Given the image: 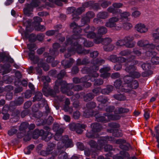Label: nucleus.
Segmentation results:
<instances>
[{
    "instance_id": "37",
    "label": "nucleus",
    "mask_w": 159,
    "mask_h": 159,
    "mask_svg": "<svg viewBox=\"0 0 159 159\" xmlns=\"http://www.w3.org/2000/svg\"><path fill=\"white\" fill-rule=\"evenodd\" d=\"M85 155L88 157L89 156L91 155H92V158H94L95 156L98 154L96 151L93 150L92 149L91 150L88 149L84 151Z\"/></svg>"
},
{
    "instance_id": "18",
    "label": "nucleus",
    "mask_w": 159,
    "mask_h": 159,
    "mask_svg": "<svg viewBox=\"0 0 159 159\" xmlns=\"http://www.w3.org/2000/svg\"><path fill=\"white\" fill-rule=\"evenodd\" d=\"M114 140V138L112 137L106 136L104 137H102L98 140V144L99 146L98 145L97 150H101L103 146L108 141H112Z\"/></svg>"
},
{
    "instance_id": "56",
    "label": "nucleus",
    "mask_w": 159,
    "mask_h": 159,
    "mask_svg": "<svg viewBox=\"0 0 159 159\" xmlns=\"http://www.w3.org/2000/svg\"><path fill=\"white\" fill-rule=\"evenodd\" d=\"M8 58V56L6 55L5 54H0V62H7Z\"/></svg>"
},
{
    "instance_id": "9",
    "label": "nucleus",
    "mask_w": 159,
    "mask_h": 159,
    "mask_svg": "<svg viewBox=\"0 0 159 159\" xmlns=\"http://www.w3.org/2000/svg\"><path fill=\"white\" fill-rule=\"evenodd\" d=\"M48 83L44 82L43 87L42 89L43 93L44 95L46 97L50 96L52 98H55L57 96V93L59 92L57 91L55 87V85L54 87V89L48 88Z\"/></svg>"
},
{
    "instance_id": "24",
    "label": "nucleus",
    "mask_w": 159,
    "mask_h": 159,
    "mask_svg": "<svg viewBox=\"0 0 159 159\" xmlns=\"http://www.w3.org/2000/svg\"><path fill=\"white\" fill-rule=\"evenodd\" d=\"M119 20V18L116 17H113L109 19L108 21L106 22L105 25L108 27H115L116 25V22Z\"/></svg>"
},
{
    "instance_id": "45",
    "label": "nucleus",
    "mask_w": 159,
    "mask_h": 159,
    "mask_svg": "<svg viewBox=\"0 0 159 159\" xmlns=\"http://www.w3.org/2000/svg\"><path fill=\"white\" fill-rule=\"evenodd\" d=\"M130 84V85L127 88L130 89H136L139 86L138 82L136 80H133Z\"/></svg>"
},
{
    "instance_id": "15",
    "label": "nucleus",
    "mask_w": 159,
    "mask_h": 159,
    "mask_svg": "<svg viewBox=\"0 0 159 159\" xmlns=\"http://www.w3.org/2000/svg\"><path fill=\"white\" fill-rule=\"evenodd\" d=\"M70 126V129L72 130L75 131L77 134H81L83 132L82 129H84L87 127V125L78 123L76 124H71Z\"/></svg>"
},
{
    "instance_id": "22",
    "label": "nucleus",
    "mask_w": 159,
    "mask_h": 159,
    "mask_svg": "<svg viewBox=\"0 0 159 159\" xmlns=\"http://www.w3.org/2000/svg\"><path fill=\"white\" fill-rule=\"evenodd\" d=\"M108 59L111 61L115 63L118 62L119 63H123L126 61V58L122 57H118L116 55H112L109 57Z\"/></svg>"
},
{
    "instance_id": "57",
    "label": "nucleus",
    "mask_w": 159,
    "mask_h": 159,
    "mask_svg": "<svg viewBox=\"0 0 159 159\" xmlns=\"http://www.w3.org/2000/svg\"><path fill=\"white\" fill-rule=\"evenodd\" d=\"M96 116H94L96 118L97 121L98 122H101L104 123H107L108 122V120H107L106 118L104 116H100L97 117L96 116Z\"/></svg>"
},
{
    "instance_id": "63",
    "label": "nucleus",
    "mask_w": 159,
    "mask_h": 159,
    "mask_svg": "<svg viewBox=\"0 0 159 159\" xmlns=\"http://www.w3.org/2000/svg\"><path fill=\"white\" fill-rule=\"evenodd\" d=\"M94 96V95L92 93H89L84 95L83 96L84 99H93Z\"/></svg>"
},
{
    "instance_id": "53",
    "label": "nucleus",
    "mask_w": 159,
    "mask_h": 159,
    "mask_svg": "<svg viewBox=\"0 0 159 159\" xmlns=\"http://www.w3.org/2000/svg\"><path fill=\"white\" fill-rule=\"evenodd\" d=\"M141 67L143 70L147 71L150 70L151 68V66L150 63H144L141 65Z\"/></svg>"
},
{
    "instance_id": "34",
    "label": "nucleus",
    "mask_w": 159,
    "mask_h": 159,
    "mask_svg": "<svg viewBox=\"0 0 159 159\" xmlns=\"http://www.w3.org/2000/svg\"><path fill=\"white\" fill-rule=\"evenodd\" d=\"M114 87L112 85H107L105 88L101 90V93L103 94H108L112 92L113 90Z\"/></svg>"
},
{
    "instance_id": "10",
    "label": "nucleus",
    "mask_w": 159,
    "mask_h": 159,
    "mask_svg": "<svg viewBox=\"0 0 159 159\" xmlns=\"http://www.w3.org/2000/svg\"><path fill=\"white\" fill-rule=\"evenodd\" d=\"M96 107L95 103L93 102H88L86 104L87 109L84 112V116L86 118L89 117L93 116H96L98 113V111L95 112L93 111V109Z\"/></svg>"
},
{
    "instance_id": "43",
    "label": "nucleus",
    "mask_w": 159,
    "mask_h": 159,
    "mask_svg": "<svg viewBox=\"0 0 159 159\" xmlns=\"http://www.w3.org/2000/svg\"><path fill=\"white\" fill-rule=\"evenodd\" d=\"M64 130L60 129L59 131H58L56 132L54 135V139L57 141L60 140L61 139H62L63 137H62V134L63 133Z\"/></svg>"
},
{
    "instance_id": "19",
    "label": "nucleus",
    "mask_w": 159,
    "mask_h": 159,
    "mask_svg": "<svg viewBox=\"0 0 159 159\" xmlns=\"http://www.w3.org/2000/svg\"><path fill=\"white\" fill-rule=\"evenodd\" d=\"M95 28L92 27L90 28L89 25H88L85 29H84V32L87 33V37L89 39H94L98 35L94 32Z\"/></svg>"
},
{
    "instance_id": "59",
    "label": "nucleus",
    "mask_w": 159,
    "mask_h": 159,
    "mask_svg": "<svg viewBox=\"0 0 159 159\" xmlns=\"http://www.w3.org/2000/svg\"><path fill=\"white\" fill-rule=\"evenodd\" d=\"M65 148V144L64 141H63V138L60 140L58 143L57 145V148L58 150H61Z\"/></svg>"
},
{
    "instance_id": "6",
    "label": "nucleus",
    "mask_w": 159,
    "mask_h": 159,
    "mask_svg": "<svg viewBox=\"0 0 159 159\" xmlns=\"http://www.w3.org/2000/svg\"><path fill=\"white\" fill-rule=\"evenodd\" d=\"M90 51L88 49H80V47L79 46L77 48L72 47L68 49L67 52L65 54L64 56L66 58H68L71 57L72 54L76 52L79 54L84 55L89 53Z\"/></svg>"
},
{
    "instance_id": "55",
    "label": "nucleus",
    "mask_w": 159,
    "mask_h": 159,
    "mask_svg": "<svg viewBox=\"0 0 159 159\" xmlns=\"http://www.w3.org/2000/svg\"><path fill=\"white\" fill-rule=\"evenodd\" d=\"M129 75L131 77L132 79L133 78H138L140 77L141 76L140 74L137 71H134L132 72H131Z\"/></svg>"
},
{
    "instance_id": "61",
    "label": "nucleus",
    "mask_w": 159,
    "mask_h": 159,
    "mask_svg": "<svg viewBox=\"0 0 159 159\" xmlns=\"http://www.w3.org/2000/svg\"><path fill=\"white\" fill-rule=\"evenodd\" d=\"M33 99H45L43 98V94L41 92H36L33 98Z\"/></svg>"
},
{
    "instance_id": "36",
    "label": "nucleus",
    "mask_w": 159,
    "mask_h": 159,
    "mask_svg": "<svg viewBox=\"0 0 159 159\" xmlns=\"http://www.w3.org/2000/svg\"><path fill=\"white\" fill-rule=\"evenodd\" d=\"M120 14V18L122 20H124L126 22L129 21L130 19L128 17L130 15V13L127 11H125L123 13L121 12Z\"/></svg>"
},
{
    "instance_id": "27",
    "label": "nucleus",
    "mask_w": 159,
    "mask_h": 159,
    "mask_svg": "<svg viewBox=\"0 0 159 159\" xmlns=\"http://www.w3.org/2000/svg\"><path fill=\"white\" fill-rule=\"evenodd\" d=\"M56 145L52 143H48V146L46 148L47 151L50 154H52V157H55L57 155V152L56 151L55 152L52 153V151L55 148Z\"/></svg>"
},
{
    "instance_id": "7",
    "label": "nucleus",
    "mask_w": 159,
    "mask_h": 159,
    "mask_svg": "<svg viewBox=\"0 0 159 159\" xmlns=\"http://www.w3.org/2000/svg\"><path fill=\"white\" fill-rule=\"evenodd\" d=\"M26 22L27 24L26 26L25 31H23V34H24V36L25 38L28 39L29 41L31 43L34 42L36 41L35 35L32 33L29 35V33L32 31L31 28V22L29 20H27Z\"/></svg>"
},
{
    "instance_id": "23",
    "label": "nucleus",
    "mask_w": 159,
    "mask_h": 159,
    "mask_svg": "<svg viewBox=\"0 0 159 159\" xmlns=\"http://www.w3.org/2000/svg\"><path fill=\"white\" fill-rule=\"evenodd\" d=\"M11 65L9 63L1 65H0V73H2V75H4L10 72L11 70Z\"/></svg>"
},
{
    "instance_id": "33",
    "label": "nucleus",
    "mask_w": 159,
    "mask_h": 159,
    "mask_svg": "<svg viewBox=\"0 0 159 159\" xmlns=\"http://www.w3.org/2000/svg\"><path fill=\"white\" fill-rule=\"evenodd\" d=\"M104 115L107 117L108 119L109 120H116L120 119L121 116L119 115L115 114H108L107 113L104 114Z\"/></svg>"
},
{
    "instance_id": "1",
    "label": "nucleus",
    "mask_w": 159,
    "mask_h": 159,
    "mask_svg": "<svg viewBox=\"0 0 159 159\" xmlns=\"http://www.w3.org/2000/svg\"><path fill=\"white\" fill-rule=\"evenodd\" d=\"M70 27L73 29V34L71 38H68L66 39L65 42L66 45H70L71 47H74L75 48H77L79 46L80 47V49H83L82 45L79 43V39L81 36V33L82 29L75 22L71 23Z\"/></svg>"
},
{
    "instance_id": "12",
    "label": "nucleus",
    "mask_w": 159,
    "mask_h": 159,
    "mask_svg": "<svg viewBox=\"0 0 159 159\" xmlns=\"http://www.w3.org/2000/svg\"><path fill=\"white\" fill-rule=\"evenodd\" d=\"M66 74V71L64 70H61L60 72L57 75V79L55 81V89L57 92H59L60 87L61 86L62 83L65 84L67 83V82L65 80H63L62 79L64 77Z\"/></svg>"
},
{
    "instance_id": "26",
    "label": "nucleus",
    "mask_w": 159,
    "mask_h": 159,
    "mask_svg": "<svg viewBox=\"0 0 159 159\" xmlns=\"http://www.w3.org/2000/svg\"><path fill=\"white\" fill-rule=\"evenodd\" d=\"M63 141L64 142L65 148H71L74 145L72 140L70 139L67 135L63 137Z\"/></svg>"
},
{
    "instance_id": "4",
    "label": "nucleus",
    "mask_w": 159,
    "mask_h": 159,
    "mask_svg": "<svg viewBox=\"0 0 159 159\" xmlns=\"http://www.w3.org/2000/svg\"><path fill=\"white\" fill-rule=\"evenodd\" d=\"M125 68V70L126 72L129 73V74L134 71L136 70V68L135 65L137 64L138 61L135 59V57L134 55L130 56L127 59L126 58Z\"/></svg>"
},
{
    "instance_id": "11",
    "label": "nucleus",
    "mask_w": 159,
    "mask_h": 159,
    "mask_svg": "<svg viewBox=\"0 0 159 159\" xmlns=\"http://www.w3.org/2000/svg\"><path fill=\"white\" fill-rule=\"evenodd\" d=\"M108 126L111 128V129H108L107 131L109 133H112L113 135L116 137H121L122 136L123 134L121 133L118 132V128L120 127V125L117 123L111 122L108 124Z\"/></svg>"
},
{
    "instance_id": "29",
    "label": "nucleus",
    "mask_w": 159,
    "mask_h": 159,
    "mask_svg": "<svg viewBox=\"0 0 159 159\" xmlns=\"http://www.w3.org/2000/svg\"><path fill=\"white\" fill-rule=\"evenodd\" d=\"M60 47L61 45L59 43H54L52 45L53 49L51 53L54 56H56L58 54V49Z\"/></svg>"
},
{
    "instance_id": "30",
    "label": "nucleus",
    "mask_w": 159,
    "mask_h": 159,
    "mask_svg": "<svg viewBox=\"0 0 159 159\" xmlns=\"http://www.w3.org/2000/svg\"><path fill=\"white\" fill-rule=\"evenodd\" d=\"M82 35L79 39V42L81 41L84 44V46L86 47H92L93 45V43L91 41H87L84 38H81Z\"/></svg>"
},
{
    "instance_id": "28",
    "label": "nucleus",
    "mask_w": 159,
    "mask_h": 159,
    "mask_svg": "<svg viewBox=\"0 0 159 159\" xmlns=\"http://www.w3.org/2000/svg\"><path fill=\"white\" fill-rule=\"evenodd\" d=\"M136 28L138 31L141 33H144L148 30L147 28L146 27L144 24L141 23L139 24L135 25Z\"/></svg>"
},
{
    "instance_id": "13",
    "label": "nucleus",
    "mask_w": 159,
    "mask_h": 159,
    "mask_svg": "<svg viewBox=\"0 0 159 159\" xmlns=\"http://www.w3.org/2000/svg\"><path fill=\"white\" fill-rule=\"evenodd\" d=\"M95 16V14L92 11H89L83 17L81 20V24L80 25V28L83 26L85 25L90 22V19L93 18Z\"/></svg>"
},
{
    "instance_id": "21",
    "label": "nucleus",
    "mask_w": 159,
    "mask_h": 159,
    "mask_svg": "<svg viewBox=\"0 0 159 159\" xmlns=\"http://www.w3.org/2000/svg\"><path fill=\"white\" fill-rule=\"evenodd\" d=\"M110 70L109 66H104L99 70L101 73L100 76L104 79L109 78L111 76V74L108 72Z\"/></svg>"
},
{
    "instance_id": "47",
    "label": "nucleus",
    "mask_w": 159,
    "mask_h": 159,
    "mask_svg": "<svg viewBox=\"0 0 159 159\" xmlns=\"http://www.w3.org/2000/svg\"><path fill=\"white\" fill-rule=\"evenodd\" d=\"M17 132L16 126L11 127L10 129L8 131L7 134L10 136H12L16 133Z\"/></svg>"
},
{
    "instance_id": "17",
    "label": "nucleus",
    "mask_w": 159,
    "mask_h": 159,
    "mask_svg": "<svg viewBox=\"0 0 159 159\" xmlns=\"http://www.w3.org/2000/svg\"><path fill=\"white\" fill-rule=\"evenodd\" d=\"M157 54V52L153 50L147 51L146 52V54L148 56L152 57L151 59L152 62L156 65L159 64V57L156 56Z\"/></svg>"
},
{
    "instance_id": "64",
    "label": "nucleus",
    "mask_w": 159,
    "mask_h": 159,
    "mask_svg": "<svg viewBox=\"0 0 159 159\" xmlns=\"http://www.w3.org/2000/svg\"><path fill=\"white\" fill-rule=\"evenodd\" d=\"M58 159H68V155L65 152H62L58 155Z\"/></svg>"
},
{
    "instance_id": "20",
    "label": "nucleus",
    "mask_w": 159,
    "mask_h": 159,
    "mask_svg": "<svg viewBox=\"0 0 159 159\" xmlns=\"http://www.w3.org/2000/svg\"><path fill=\"white\" fill-rule=\"evenodd\" d=\"M138 45L140 47H143L144 48L147 49V51L151 50V48H154L155 47V45L153 43L149 44L147 42H146L144 40H140L137 43Z\"/></svg>"
},
{
    "instance_id": "41",
    "label": "nucleus",
    "mask_w": 159,
    "mask_h": 159,
    "mask_svg": "<svg viewBox=\"0 0 159 159\" xmlns=\"http://www.w3.org/2000/svg\"><path fill=\"white\" fill-rule=\"evenodd\" d=\"M132 53V51L129 49H126L122 50L120 52L119 54L121 56H127L126 58L127 59L131 55L130 54Z\"/></svg>"
},
{
    "instance_id": "52",
    "label": "nucleus",
    "mask_w": 159,
    "mask_h": 159,
    "mask_svg": "<svg viewBox=\"0 0 159 159\" xmlns=\"http://www.w3.org/2000/svg\"><path fill=\"white\" fill-rule=\"evenodd\" d=\"M122 81L120 79H117L114 82V86L117 89H120L121 87L122 88Z\"/></svg>"
},
{
    "instance_id": "3",
    "label": "nucleus",
    "mask_w": 159,
    "mask_h": 159,
    "mask_svg": "<svg viewBox=\"0 0 159 159\" xmlns=\"http://www.w3.org/2000/svg\"><path fill=\"white\" fill-rule=\"evenodd\" d=\"M103 61V60H99L97 58L94 61H92L91 63L93 65L91 66L88 69L89 70V74L88 77V80H90L91 81L95 82L97 78L98 77L99 75L96 71L98 70V65L101 64Z\"/></svg>"
},
{
    "instance_id": "60",
    "label": "nucleus",
    "mask_w": 159,
    "mask_h": 159,
    "mask_svg": "<svg viewBox=\"0 0 159 159\" xmlns=\"http://www.w3.org/2000/svg\"><path fill=\"white\" fill-rule=\"evenodd\" d=\"M85 77L84 76L79 79L78 77H75L73 79V81L74 83L75 84H78L79 83H81L84 80Z\"/></svg>"
},
{
    "instance_id": "62",
    "label": "nucleus",
    "mask_w": 159,
    "mask_h": 159,
    "mask_svg": "<svg viewBox=\"0 0 159 159\" xmlns=\"http://www.w3.org/2000/svg\"><path fill=\"white\" fill-rule=\"evenodd\" d=\"M111 39L109 38H106L104 39L102 38V44L105 46L108 45L111 42Z\"/></svg>"
},
{
    "instance_id": "40",
    "label": "nucleus",
    "mask_w": 159,
    "mask_h": 159,
    "mask_svg": "<svg viewBox=\"0 0 159 159\" xmlns=\"http://www.w3.org/2000/svg\"><path fill=\"white\" fill-rule=\"evenodd\" d=\"M89 63L88 60L85 58H83L82 60L80 58H78L76 60V65L77 66L87 65Z\"/></svg>"
},
{
    "instance_id": "48",
    "label": "nucleus",
    "mask_w": 159,
    "mask_h": 159,
    "mask_svg": "<svg viewBox=\"0 0 159 159\" xmlns=\"http://www.w3.org/2000/svg\"><path fill=\"white\" fill-rule=\"evenodd\" d=\"M83 11V9L81 7H79L76 10H75L74 19H79L80 18L79 16L80 15Z\"/></svg>"
},
{
    "instance_id": "38",
    "label": "nucleus",
    "mask_w": 159,
    "mask_h": 159,
    "mask_svg": "<svg viewBox=\"0 0 159 159\" xmlns=\"http://www.w3.org/2000/svg\"><path fill=\"white\" fill-rule=\"evenodd\" d=\"M34 21L32 22V25L34 27L40 24L41 22L42 21V19L37 16H35L33 18Z\"/></svg>"
},
{
    "instance_id": "5",
    "label": "nucleus",
    "mask_w": 159,
    "mask_h": 159,
    "mask_svg": "<svg viewBox=\"0 0 159 159\" xmlns=\"http://www.w3.org/2000/svg\"><path fill=\"white\" fill-rule=\"evenodd\" d=\"M134 39V37L132 35H129L125 37L123 39L118 40L116 43L117 46H125L128 48L133 47L135 43L133 42Z\"/></svg>"
},
{
    "instance_id": "54",
    "label": "nucleus",
    "mask_w": 159,
    "mask_h": 159,
    "mask_svg": "<svg viewBox=\"0 0 159 159\" xmlns=\"http://www.w3.org/2000/svg\"><path fill=\"white\" fill-rule=\"evenodd\" d=\"M38 65H40V67L42 68L43 70L45 71H48L49 70V66L47 63L45 62H40L38 64Z\"/></svg>"
},
{
    "instance_id": "2",
    "label": "nucleus",
    "mask_w": 159,
    "mask_h": 159,
    "mask_svg": "<svg viewBox=\"0 0 159 159\" xmlns=\"http://www.w3.org/2000/svg\"><path fill=\"white\" fill-rule=\"evenodd\" d=\"M124 83L122 85V88L121 89L122 94H115L113 95V97L115 99H126V94H130L131 90L127 88L130 85L133 79L129 75L125 76L123 79Z\"/></svg>"
},
{
    "instance_id": "51",
    "label": "nucleus",
    "mask_w": 159,
    "mask_h": 159,
    "mask_svg": "<svg viewBox=\"0 0 159 159\" xmlns=\"http://www.w3.org/2000/svg\"><path fill=\"white\" fill-rule=\"evenodd\" d=\"M101 9L100 6V4L98 2H95L93 1L91 10L95 11H98Z\"/></svg>"
},
{
    "instance_id": "44",
    "label": "nucleus",
    "mask_w": 159,
    "mask_h": 159,
    "mask_svg": "<svg viewBox=\"0 0 159 159\" xmlns=\"http://www.w3.org/2000/svg\"><path fill=\"white\" fill-rule=\"evenodd\" d=\"M102 2L100 4V7L103 8H106L111 4V2L105 0H99L98 1L99 2Z\"/></svg>"
},
{
    "instance_id": "39",
    "label": "nucleus",
    "mask_w": 159,
    "mask_h": 159,
    "mask_svg": "<svg viewBox=\"0 0 159 159\" xmlns=\"http://www.w3.org/2000/svg\"><path fill=\"white\" fill-rule=\"evenodd\" d=\"M107 11L109 12L112 13L113 14H116L118 13H120L122 12V10L112 7L111 6L109 7L107 9Z\"/></svg>"
},
{
    "instance_id": "50",
    "label": "nucleus",
    "mask_w": 159,
    "mask_h": 159,
    "mask_svg": "<svg viewBox=\"0 0 159 159\" xmlns=\"http://www.w3.org/2000/svg\"><path fill=\"white\" fill-rule=\"evenodd\" d=\"M2 79L4 82L7 83L8 84H10L13 81L12 77L9 76L7 75H5L3 76Z\"/></svg>"
},
{
    "instance_id": "25",
    "label": "nucleus",
    "mask_w": 159,
    "mask_h": 159,
    "mask_svg": "<svg viewBox=\"0 0 159 159\" xmlns=\"http://www.w3.org/2000/svg\"><path fill=\"white\" fill-rule=\"evenodd\" d=\"M75 61L73 59L70 58L67 60H63L61 62V64L64 66V67L65 69L68 68L72 66Z\"/></svg>"
},
{
    "instance_id": "31",
    "label": "nucleus",
    "mask_w": 159,
    "mask_h": 159,
    "mask_svg": "<svg viewBox=\"0 0 159 159\" xmlns=\"http://www.w3.org/2000/svg\"><path fill=\"white\" fill-rule=\"evenodd\" d=\"M92 131L94 132H98L100 131L102 129L101 125L98 123H94L91 125Z\"/></svg>"
},
{
    "instance_id": "46",
    "label": "nucleus",
    "mask_w": 159,
    "mask_h": 159,
    "mask_svg": "<svg viewBox=\"0 0 159 159\" xmlns=\"http://www.w3.org/2000/svg\"><path fill=\"white\" fill-rule=\"evenodd\" d=\"M84 77H85L84 80L82 83L83 89L84 88L90 87L91 85V84L89 82H88V77L87 76H85Z\"/></svg>"
},
{
    "instance_id": "14",
    "label": "nucleus",
    "mask_w": 159,
    "mask_h": 159,
    "mask_svg": "<svg viewBox=\"0 0 159 159\" xmlns=\"http://www.w3.org/2000/svg\"><path fill=\"white\" fill-rule=\"evenodd\" d=\"M61 86L60 87L61 91L67 96H70L73 95V92L71 90L73 87L72 84L62 83Z\"/></svg>"
},
{
    "instance_id": "8",
    "label": "nucleus",
    "mask_w": 159,
    "mask_h": 159,
    "mask_svg": "<svg viewBox=\"0 0 159 159\" xmlns=\"http://www.w3.org/2000/svg\"><path fill=\"white\" fill-rule=\"evenodd\" d=\"M36 45L34 43H29L27 44V47L29 50L28 56L30 59L34 64H37L39 62V57L35 55V48Z\"/></svg>"
},
{
    "instance_id": "58",
    "label": "nucleus",
    "mask_w": 159,
    "mask_h": 159,
    "mask_svg": "<svg viewBox=\"0 0 159 159\" xmlns=\"http://www.w3.org/2000/svg\"><path fill=\"white\" fill-rule=\"evenodd\" d=\"M97 16L98 18L104 19L107 18L108 14L106 12L102 11L98 13Z\"/></svg>"
},
{
    "instance_id": "35",
    "label": "nucleus",
    "mask_w": 159,
    "mask_h": 159,
    "mask_svg": "<svg viewBox=\"0 0 159 159\" xmlns=\"http://www.w3.org/2000/svg\"><path fill=\"white\" fill-rule=\"evenodd\" d=\"M129 111V110L128 108L119 107L116 108L114 111L115 114L119 115L124 113H127Z\"/></svg>"
},
{
    "instance_id": "16",
    "label": "nucleus",
    "mask_w": 159,
    "mask_h": 159,
    "mask_svg": "<svg viewBox=\"0 0 159 159\" xmlns=\"http://www.w3.org/2000/svg\"><path fill=\"white\" fill-rule=\"evenodd\" d=\"M116 143L119 144L120 148L122 150L128 151L131 148L130 144L126 143V140L124 139H119L116 141Z\"/></svg>"
},
{
    "instance_id": "49",
    "label": "nucleus",
    "mask_w": 159,
    "mask_h": 159,
    "mask_svg": "<svg viewBox=\"0 0 159 159\" xmlns=\"http://www.w3.org/2000/svg\"><path fill=\"white\" fill-rule=\"evenodd\" d=\"M107 32V28L104 26H101L99 27L98 30V34L101 35L105 34Z\"/></svg>"
},
{
    "instance_id": "32",
    "label": "nucleus",
    "mask_w": 159,
    "mask_h": 159,
    "mask_svg": "<svg viewBox=\"0 0 159 159\" xmlns=\"http://www.w3.org/2000/svg\"><path fill=\"white\" fill-rule=\"evenodd\" d=\"M24 102L23 100H15L11 102L10 104L9 108H12V109H15L16 106H20Z\"/></svg>"
},
{
    "instance_id": "42",
    "label": "nucleus",
    "mask_w": 159,
    "mask_h": 159,
    "mask_svg": "<svg viewBox=\"0 0 159 159\" xmlns=\"http://www.w3.org/2000/svg\"><path fill=\"white\" fill-rule=\"evenodd\" d=\"M16 74V76H18V78L16 79L14 82L15 85L16 86H18L21 84V80L20 78L21 77L22 75L19 71H18V73H17Z\"/></svg>"
}]
</instances>
